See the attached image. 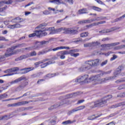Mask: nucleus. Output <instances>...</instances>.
<instances>
[{
    "label": "nucleus",
    "instance_id": "3",
    "mask_svg": "<svg viewBox=\"0 0 125 125\" xmlns=\"http://www.w3.org/2000/svg\"><path fill=\"white\" fill-rule=\"evenodd\" d=\"M66 28L65 27H61L58 29H54V27H47L45 28V31H49V35H54V34H57L60 33L62 31H64L66 32Z\"/></svg>",
    "mask_w": 125,
    "mask_h": 125
},
{
    "label": "nucleus",
    "instance_id": "38",
    "mask_svg": "<svg viewBox=\"0 0 125 125\" xmlns=\"http://www.w3.org/2000/svg\"><path fill=\"white\" fill-rule=\"evenodd\" d=\"M102 115H103L102 114H101L100 115H98L97 116H96L95 118H92V119H90L89 117L88 118V120H89V121H93V120H95V119H97V118H99L100 117H101Z\"/></svg>",
    "mask_w": 125,
    "mask_h": 125
},
{
    "label": "nucleus",
    "instance_id": "42",
    "mask_svg": "<svg viewBox=\"0 0 125 125\" xmlns=\"http://www.w3.org/2000/svg\"><path fill=\"white\" fill-rule=\"evenodd\" d=\"M107 63H108V60H106L105 61L101 63V67H103V66H105V65H106L107 64Z\"/></svg>",
    "mask_w": 125,
    "mask_h": 125
},
{
    "label": "nucleus",
    "instance_id": "61",
    "mask_svg": "<svg viewBox=\"0 0 125 125\" xmlns=\"http://www.w3.org/2000/svg\"><path fill=\"white\" fill-rule=\"evenodd\" d=\"M73 97V94H69L66 96V98H72Z\"/></svg>",
    "mask_w": 125,
    "mask_h": 125
},
{
    "label": "nucleus",
    "instance_id": "50",
    "mask_svg": "<svg viewBox=\"0 0 125 125\" xmlns=\"http://www.w3.org/2000/svg\"><path fill=\"white\" fill-rule=\"evenodd\" d=\"M0 41H4V42H8V39H5L4 37H0Z\"/></svg>",
    "mask_w": 125,
    "mask_h": 125
},
{
    "label": "nucleus",
    "instance_id": "24",
    "mask_svg": "<svg viewBox=\"0 0 125 125\" xmlns=\"http://www.w3.org/2000/svg\"><path fill=\"white\" fill-rule=\"evenodd\" d=\"M124 105H125V102L120 103L119 104H118L115 105H113L111 106V109H114V108H117L118 107H121V106H123Z\"/></svg>",
    "mask_w": 125,
    "mask_h": 125
},
{
    "label": "nucleus",
    "instance_id": "47",
    "mask_svg": "<svg viewBox=\"0 0 125 125\" xmlns=\"http://www.w3.org/2000/svg\"><path fill=\"white\" fill-rule=\"evenodd\" d=\"M54 4H61V2H60V0H54Z\"/></svg>",
    "mask_w": 125,
    "mask_h": 125
},
{
    "label": "nucleus",
    "instance_id": "57",
    "mask_svg": "<svg viewBox=\"0 0 125 125\" xmlns=\"http://www.w3.org/2000/svg\"><path fill=\"white\" fill-rule=\"evenodd\" d=\"M125 92L117 95V97H125Z\"/></svg>",
    "mask_w": 125,
    "mask_h": 125
},
{
    "label": "nucleus",
    "instance_id": "11",
    "mask_svg": "<svg viewBox=\"0 0 125 125\" xmlns=\"http://www.w3.org/2000/svg\"><path fill=\"white\" fill-rule=\"evenodd\" d=\"M35 68L34 67H27V68H22L20 70V74L21 75H24L25 74H27V73H29V72H31V71H33V70H34Z\"/></svg>",
    "mask_w": 125,
    "mask_h": 125
},
{
    "label": "nucleus",
    "instance_id": "64",
    "mask_svg": "<svg viewBox=\"0 0 125 125\" xmlns=\"http://www.w3.org/2000/svg\"><path fill=\"white\" fill-rule=\"evenodd\" d=\"M84 102V100H81L78 101L77 104H81V103H83Z\"/></svg>",
    "mask_w": 125,
    "mask_h": 125
},
{
    "label": "nucleus",
    "instance_id": "35",
    "mask_svg": "<svg viewBox=\"0 0 125 125\" xmlns=\"http://www.w3.org/2000/svg\"><path fill=\"white\" fill-rule=\"evenodd\" d=\"M45 53H47V51L42 50V51H39L38 53V55L39 56H40L41 55H43V54H45Z\"/></svg>",
    "mask_w": 125,
    "mask_h": 125
},
{
    "label": "nucleus",
    "instance_id": "59",
    "mask_svg": "<svg viewBox=\"0 0 125 125\" xmlns=\"http://www.w3.org/2000/svg\"><path fill=\"white\" fill-rule=\"evenodd\" d=\"M5 3H4V1L3 0L1 1H0V7H1V6H3Z\"/></svg>",
    "mask_w": 125,
    "mask_h": 125
},
{
    "label": "nucleus",
    "instance_id": "33",
    "mask_svg": "<svg viewBox=\"0 0 125 125\" xmlns=\"http://www.w3.org/2000/svg\"><path fill=\"white\" fill-rule=\"evenodd\" d=\"M124 82H125V77L115 81V83H124Z\"/></svg>",
    "mask_w": 125,
    "mask_h": 125
},
{
    "label": "nucleus",
    "instance_id": "37",
    "mask_svg": "<svg viewBox=\"0 0 125 125\" xmlns=\"http://www.w3.org/2000/svg\"><path fill=\"white\" fill-rule=\"evenodd\" d=\"M47 24L46 23H42L41 24H40L39 26H38L36 29H39V28H42V27H43V26H47Z\"/></svg>",
    "mask_w": 125,
    "mask_h": 125
},
{
    "label": "nucleus",
    "instance_id": "39",
    "mask_svg": "<svg viewBox=\"0 0 125 125\" xmlns=\"http://www.w3.org/2000/svg\"><path fill=\"white\" fill-rule=\"evenodd\" d=\"M82 93L81 92H77L72 93V94H73V97H74V96H78V95H81Z\"/></svg>",
    "mask_w": 125,
    "mask_h": 125
},
{
    "label": "nucleus",
    "instance_id": "34",
    "mask_svg": "<svg viewBox=\"0 0 125 125\" xmlns=\"http://www.w3.org/2000/svg\"><path fill=\"white\" fill-rule=\"evenodd\" d=\"M5 4H11L13 2V0H3Z\"/></svg>",
    "mask_w": 125,
    "mask_h": 125
},
{
    "label": "nucleus",
    "instance_id": "19",
    "mask_svg": "<svg viewBox=\"0 0 125 125\" xmlns=\"http://www.w3.org/2000/svg\"><path fill=\"white\" fill-rule=\"evenodd\" d=\"M28 82H24L23 83L21 84L18 86V87L17 88V91H19L21 90V89H23V88H24L25 87H26V86H27V85H28Z\"/></svg>",
    "mask_w": 125,
    "mask_h": 125
},
{
    "label": "nucleus",
    "instance_id": "21",
    "mask_svg": "<svg viewBox=\"0 0 125 125\" xmlns=\"http://www.w3.org/2000/svg\"><path fill=\"white\" fill-rule=\"evenodd\" d=\"M27 44L25 43H22L21 44H18L17 45L15 46H12L13 49H16V48H21V47H25L26 46H27Z\"/></svg>",
    "mask_w": 125,
    "mask_h": 125
},
{
    "label": "nucleus",
    "instance_id": "4",
    "mask_svg": "<svg viewBox=\"0 0 125 125\" xmlns=\"http://www.w3.org/2000/svg\"><path fill=\"white\" fill-rule=\"evenodd\" d=\"M73 83H89L88 75L85 74L82 76L78 77L73 80Z\"/></svg>",
    "mask_w": 125,
    "mask_h": 125
},
{
    "label": "nucleus",
    "instance_id": "18",
    "mask_svg": "<svg viewBox=\"0 0 125 125\" xmlns=\"http://www.w3.org/2000/svg\"><path fill=\"white\" fill-rule=\"evenodd\" d=\"M100 43H99L98 42H93L92 43H88L84 44V47H91V46H94L95 45H98V44H100Z\"/></svg>",
    "mask_w": 125,
    "mask_h": 125
},
{
    "label": "nucleus",
    "instance_id": "28",
    "mask_svg": "<svg viewBox=\"0 0 125 125\" xmlns=\"http://www.w3.org/2000/svg\"><path fill=\"white\" fill-rule=\"evenodd\" d=\"M91 9L93 10H95V11H98V12H100L102 9L98 7L93 6L91 7Z\"/></svg>",
    "mask_w": 125,
    "mask_h": 125
},
{
    "label": "nucleus",
    "instance_id": "13",
    "mask_svg": "<svg viewBox=\"0 0 125 125\" xmlns=\"http://www.w3.org/2000/svg\"><path fill=\"white\" fill-rule=\"evenodd\" d=\"M120 27H112L109 29H104L102 31H99L100 34H105V33H111V32H113V31H116V30H119Z\"/></svg>",
    "mask_w": 125,
    "mask_h": 125
},
{
    "label": "nucleus",
    "instance_id": "58",
    "mask_svg": "<svg viewBox=\"0 0 125 125\" xmlns=\"http://www.w3.org/2000/svg\"><path fill=\"white\" fill-rule=\"evenodd\" d=\"M9 119V116L8 115H4L3 116V120H7Z\"/></svg>",
    "mask_w": 125,
    "mask_h": 125
},
{
    "label": "nucleus",
    "instance_id": "6",
    "mask_svg": "<svg viewBox=\"0 0 125 125\" xmlns=\"http://www.w3.org/2000/svg\"><path fill=\"white\" fill-rule=\"evenodd\" d=\"M49 43V41H36L35 42V45L32 46V47L33 48V50H39L42 47V45H44V44H48Z\"/></svg>",
    "mask_w": 125,
    "mask_h": 125
},
{
    "label": "nucleus",
    "instance_id": "22",
    "mask_svg": "<svg viewBox=\"0 0 125 125\" xmlns=\"http://www.w3.org/2000/svg\"><path fill=\"white\" fill-rule=\"evenodd\" d=\"M79 14H87V9L86 8H83L78 10Z\"/></svg>",
    "mask_w": 125,
    "mask_h": 125
},
{
    "label": "nucleus",
    "instance_id": "25",
    "mask_svg": "<svg viewBox=\"0 0 125 125\" xmlns=\"http://www.w3.org/2000/svg\"><path fill=\"white\" fill-rule=\"evenodd\" d=\"M63 104H62V102H61L60 104L52 105L50 108H48L49 110H53V109H57L58 107H60V106H62Z\"/></svg>",
    "mask_w": 125,
    "mask_h": 125
},
{
    "label": "nucleus",
    "instance_id": "49",
    "mask_svg": "<svg viewBox=\"0 0 125 125\" xmlns=\"http://www.w3.org/2000/svg\"><path fill=\"white\" fill-rule=\"evenodd\" d=\"M120 113V111H117L116 112L114 113L111 114L109 116V118H111V117H114V116H116V115H117V114H119Z\"/></svg>",
    "mask_w": 125,
    "mask_h": 125
},
{
    "label": "nucleus",
    "instance_id": "54",
    "mask_svg": "<svg viewBox=\"0 0 125 125\" xmlns=\"http://www.w3.org/2000/svg\"><path fill=\"white\" fill-rule=\"evenodd\" d=\"M117 56L116 55H113V57L111 58L110 61H113V60H115V59H117Z\"/></svg>",
    "mask_w": 125,
    "mask_h": 125
},
{
    "label": "nucleus",
    "instance_id": "51",
    "mask_svg": "<svg viewBox=\"0 0 125 125\" xmlns=\"http://www.w3.org/2000/svg\"><path fill=\"white\" fill-rule=\"evenodd\" d=\"M43 14L44 15H48V14H50V12L48 10H45L43 11Z\"/></svg>",
    "mask_w": 125,
    "mask_h": 125
},
{
    "label": "nucleus",
    "instance_id": "30",
    "mask_svg": "<svg viewBox=\"0 0 125 125\" xmlns=\"http://www.w3.org/2000/svg\"><path fill=\"white\" fill-rule=\"evenodd\" d=\"M19 20H21V19H20L19 17H17L12 19L11 20V22H12L13 23H20L21 21H18Z\"/></svg>",
    "mask_w": 125,
    "mask_h": 125
},
{
    "label": "nucleus",
    "instance_id": "9",
    "mask_svg": "<svg viewBox=\"0 0 125 125\" xmlns=\"http://www.w3.org/2000/svg\"><path fill=\"white\" fill-rule=\"evenodd\" d=\"M100 76H101V74H98L95 76H93L90 77L89 78V83H90V82H94L95 83H98L99 82V80L100 79Z\"/></svg>",
    "mask_w": 125,
    "mask_h": 125
},
{
    "label": "nucleus",
    "instance_id": "7",
    "mask_svg": "<svg viewBox=\"0 0 125 125\" xmlns=\"http://www.w3.org/2000/svg\"><path fill=\"white\" fill-rule=\"evenodd\" d=\"M107 100H100L96 101L94 104L90 106V109H93L94 108H96V107H103L107 103Z\"/></svg>",
    "mask_w": 125,
    "mask_h": 125
},
{
    "label": "nucleus",
    "instance_id": "26",
    "mask_svg": "<svg viewBox=\"0 0 125 125\" xmlns=\"http://www.w3.org/2000/svg\"><path fill=\"white\" fill-rule=\"evenodd\" d=\"M89 23H91L90 20H86L78 21V24H89Z\"/></svg>",
    "mask_w": 125,
    "mask_h": 125
},
{
    "label": "nucleus",
    "instance_id": "2",
    "mask_svg": "<svg viewBox=\"0 0 125 125\" xmlns=\"http://www.w3.org/2000/svg\"><path fill=\"white\" fill-rule=\"evenodd\" d=\"M47 36V32L45 31V28L43 30H36L34 33L29 35V38H34L37 37V38H42V37H45Z\"/></svg>",
    "mask_w": 125,
    "mask_h": 125
},
{
    "label": "nucleus",
    "instance_id": "27",
    "mask_svg": "<svg viewBox=\"0 0 125 125\" xmlns=\"http://www.w3.org/2000/svg\"><path fill=\"white\" fill-rule=\"evenodd\" d=\"M118 44H120V42H115V43H112L110 44H104V46H107L108 47L110 46H115V45H118Z\"/></svg>",
    "mask_w": 125,
    "mask_h": 125
},
{
    "label": "nucleus",
    "instance_id": "40",
    "mask_svg": "<svg viewBox=\"0 0 125 125\" xmlns=\"http://www.w3.org/2000/svg\"><path fill=\"white\" fill-rule=\"evenodd\" d=\"M78 110H70L68 112L67 115L68 116H70V115H71V114H73V113H75V112H77Z\"/></svg>",
    "mask_w": 125,
    "mask_h": 125
},
{
    "label": "nucleus",
    "instance_id": "43",
    "mask_svg": "<svg viewBox=\"0 0 125 125\" xmlns=\"http://www.w3.org/2000/svg\"><path fill=\"white\" fill-rule=\"evenodd\" d=\"M56 124V121L52 120L49 122L48 125H54Z\"/></svg>",
    "mask_w": 125,
    "mask_h": 125
},
{
    "label": "nucleus",
    "instance_id": "1",
    "mask_svg": "<svg viewBox=\"0 0 125 125\" xmlns=\"http://www.w3.org/2000/svg\"><path fill=\"white\" fill-rule=\"evenodd\" d=\"M99 63V59L95 60H90L85 62V65H89V66L83 65L81 66L79 69L80 72H84V71H88V70H90L92 67H96L98 65Z\"/></svg>",
    "mask_w": 125,
    "mask_h": 125
},
{
    "label": "nucleus",
    "instance_id": "8",
    "mask_svg": "<svg viewBox=\"0 0 125 125\" xmlns=\"http://www.w3.org/2000/svg\"><path fill=\"white\" fill-rule=\"evenodd\" d=\"M68 54H71L70 50H64L59 52L57 53L56 56H58V57H60L61 59H65V55H67Z\"/></svg>",
    "mask_w": 125,
    "mask_h": 125
},
{
    "label": "nucleus",
    "instance_id": "55",
    "mask_svg": "<svg viewBox=\"0 0 125 125\" xmlns=\"http://www.w3.org/2000/svg\"><path fill=\"white\" fill-rule=\"evenodd\" d=\"M85 107V106H79L77 108H76V110H83V109H84V108Z\"/></svg>",
    "mask_w": 125,
    "mask_h": 125
},
{
    "label": "nucleus",
    "instance_id": "16",
    "mask_svg": "<svg viewBox=\"0 0 125 125\" xmlns=\"http://www.w3.org/2000/svg\"><path fill=\"white\" fill-rule=\"evenodd\" d=\"M124 66L123 65H120L118 66V68L117 70L114 72V76L112 77H115V78L120 75V73L122 72V70H124Z\"/></svg>",
    "mask_w": 125,
    "mask_h": 125
},
{
    "label": "nucleus",
    "instance_id": "44",
    "mask_svg": "<svg viewBox=\"0 0 125 125\" xmlns=\"http://www.w3.org/2000/svg\"><path fill=\"white\" fill-rule=\"evenodd\" d=\"M18 99H20V97H18L16 98L9 99L5 100H3L2 101H10V100H17Z\"/></svg>",
    "mask_w": 125,
    "mask_h": 125
},
{
    "label": "nucleus",
    "instance_id": "45",
    "mask_svg": "<svg viewBox=\"0 0 125 125\" xmlns=\"http://www.w3.org/2000/svg\"><path fill=\"white\" fill-rule=\"evenodd\" d=\"M124 88H125V84L120 85L118 87V89L119 90H121V89H124Z\"/></svg>",
    "mask_w": 125,
    "mask_h": 125
},
{
    "label": "nucleus",
    "instance_id": "32",
    "mask_svg": "<svg viewBox=\"0 0 125 125\" xmlns=\"http://www.w3.org/2000/svg\"><path fill=\"white\" fill-rule=\"evenodd\" d=\"M21 49V51H23V50H34V48H33V46H30L28 47H26L25 48H22V49Z\"/></svg>",
    "mask_w": 125,
    "mask_h": 125
},
{
    "label": "nucleus",
    "instance_id": "20",
    "mask_svg": "<svg viewBox=\"0 0 125 125\" xmlns=\"http://www.w3.org/2000/svg\"><path fill=\"white\" fill-rule=\"evenodd\" d=\"M19 70V68L14 67V68H12L7 69L6 70H5L4 71V73H5V74H7V73H12V72H16Z\"/></svg>",
    "mask_w": 125,
    "mask_h": 125
},
{
    "label": "nucleus",
    "instance_id": "53",
    "mask_svg": "<svg viewBox=\"0 0 125 125\" xmlns=\"http://www.w3.org/2000/svg\"><path fill=\"white\" fill-rule=\"evenodd\" d=\"M66 2H68L70 4H73L74 2H73V0H64Z\"/></svg>",
    "mask_w": 125,
    "mask_h": 125
},
{
    "label": "nucleus",
    "instance_id": "14",
    "mask_svg": "<svg viewBox=\"0 0 125 125\" xmlns=\"http://www.w3.org/2000/svg\"><path fill=\"white\" fill-rule=\"evenodd\" d=\"M78 33V30L71 28H66V31L63 32V34H70L71 35H77Z\"/></svg>",
    "mask_w": 125,
    "mask_h": 125
},
{
    "label": "nucleus",
    "instance_id": "29",
    "mask_svg": "<svg viewBox=\"0 0 125 125\" xmlns=\"http://www.w3.org/2000/svg\"><path fill=\"white\" fill-rule=\"evenodd\" d=\"M26 58H28V55L26 54L25 55H22L18 58L16 59V61H19V60H23V59H25Z\"/></svg>",
    "mask_w": 125,
    "mask_h": 125
},
{
    "label": "nucleus",
    "instance_id": "12",
    "mask_svg": "<svg viewBox=\"0 0 125 125\" xmlns=\"http://www.w3.org/2000/svg\"><path fill=\"white\" fill-rule=\"evenodd\" d=\"M28 79L26 78V77L22 76L17 79L15 80L10 83L11 84H14V83H18L20 82L21 81H27Z\"/></svg>",
    "mask_w": 125,
    "mask_h": 125
},
{
    "label": "nucleus",
    "instance_id": "52",
    "mask_svg": "<svg viewBox=\"0 0 125 125\" xmlns=\"http://www.w3.org/2000/svg\"><path fill=\"white\" fill-rule=\"evenodd\" d=\"M8 28L9 29H15V24L9 25Z\"/></svg>",
    "mask_w": 125,
    "mask_h": 125
},
{
    "label": "nucleus",
    "instance_id": "17",
    "mask_svg": "<svg viewBox=\"0 0 125 125\" xmlns=\"http://www.w3.org/2000/svg\"><path fill=\"white\" fill-rule=\"evenodd\" d=\"M28 101L20 102L11 104V107H18V106H22V105H25V104H28Z\"/></svg>",
    "mask_w": 125,
    "mask_h": 125
},
{
    "label": "nucleus",
    "instance_id": "60",
    "mask_svg": "<svg viewBox=\"0 0 125 125\" xmlns=\"http://www.w3.org/2000/svg\"><path fill=\"white\" fill-rule=\"evenodd\" d=\"M6 8H7V6L6 5L3 8H0V11L1 12H2V11H3V10H5V9H6Z\"/></svg>",
    "mask_w": 125,
    "mask_h": 125
},
{
    "label": "nucleus",
    "instance_id": "48",
    "mask_svg": "<svg viewBox=\"0 0 125 125\" xmlns=\"http://www.w3.org/2000/svg\"><path fill=\"white\" fill-rule=\"evenodd\" d=\"M71 56H73V57H78L79 55H80L79 53H71Z\"/></svg>",
    "mask_w": 125,
    "mask_h": 125
},
{
    "label": "nucleus",
    "instance_id": "56",
    "mask_svg": "<svg viewBox=\"0 0 125 125\" xmlns=\"http://www.w3.org/2000/svg\"><path fill=\"white\" fill-rule=\"evenodd\" d=\"M22 27V25H20V24H15V29L16 28H21Z\"/></svg>",
    "mask_w": 125,
    "mask_h": 125
},
{
    "label": "nucleus",
    "instance_id": "15",
    "mask_svg": "<svg viewBox=\"0 0 125 125\" xmlns=\"http://www.w3.org/2000/svg\"><path fill=\"white\" fill-rule=\"evenodd\" d=\"M59 49H70V47L66 46H60L57 47L53 49H49L48 50H45L47 52H49V51H56V50H59Z\"/></svg>",
    "mask_w": 125,
    "mask_h": 125
},
{
    "label": "nucleus",
    "instance_id": "31",
    "mask_svg": "<svg viewBox=\"0 0 125 125\" xmlns=\"http://www.w3.org/2000/svg\"><path fill=\"white\" fill-rule=\"evenodd\" d=\"M28 57H31L33 56H36L37 55V52L35 51H32L29 54H27Z\"/></svg>",
    "mask_w": 125,
    "mask_h": 125
},
{
    "label": "nucleus",
    "instance_id": "10",
    "mask_svg": "<svg viewBox=\"0 0 125 125\" xmlns=\"http://www.w3.org/2000/svg\"><path fill=\"white\" fill-rule=\"evenodd\" d=\"M114 79H116V76L109 77H106L105 78L101 79V75H100V78L99 79L98 83L101 84V83H106V81H109L110 80H114Z\"/></svg>",
    "mask_w": 125,
    "mask_h": 125
},
{
    "label": "nucleus",
    "instance_id": "23",
    "mask_svg": "<svg viewBox=\"0 0 125 125\" xmlns=\"http://www.w3.org/2000/svg\"><path fill=\"white\" fill-rule=\"evenodd\" d=\"M54 62H52V61H49L46 63H43L41 65V68H45V67H47V66H48V65H50V64H53Z\"/></svg>",
    "mask_w": 125,
    "mask_h": 125
},
{
    "label": "nucleus",
    "instance_id": "62",
    "mask_svg": "<svg viewBox=\"0 0 125 125\" xmlns=\"http://www.w3.org/2000/svg\"><path fill=\"white\" fill-rule=\"evenodd\" d=\"M99 20H105L106 19V17H99L97 18Z\"/></svg>",
    "mask_w": 125,
    "mask_h": 125
},
{
    "label": "nucleus",
    "instance_id": "41",
    "mask_svg": "<svg viewBox=\"0 0 125 125\" xmlns=\"http://www.w3.org/2000/svg\"><path fill=\"white\" fill-rule=\"evenodd\" d=\"M125 14L123 15L122 17H120V18L115 19V22H118V21H119V20H122V19H123V18H125Z\"/></svg>",
    "mask_w": 125,
    "mask_h": 125
},
{
    "label": "nucleus",
    "instance_id": "63",
    "mask_svg": "<svg viewBox=\"0 0 125 125\" xmlns=\"http://www.w3.org/2000/svg\"><path fill=\"white\" fill-rule=\"evenodd\" d=\"M55 76V74H48L46 75V77L47 78H52V77H54Z\"/></svg>",
    "mask_w": 125,
    "mask_h": 125
},
{
    "label": "nucleus",
    "instance_id": "46",
    "mask_svg": "<svg viewBox=\"0 0 125 125\" xmlns=\"http://www.w3.org/2000/svg\"><path fill=\"white\" fill-rule=\"evenodd\" d=\"M0 95H1V98L2 99H4V98H7L8 95H7V94H6V93H4V94H1Z\"/></svg>",
    "mask_w": 125,
    "mask_h": 125
},
{
    "label": "nucleus",
    "instance_id": "5",
    "mask_svg": "<svg viewBox=\"0 0 125 125\" xmlns=\"http://www.w3.org/2000/svg\"><path fill=\"white\" fill-rule=\"evenodd\" d=\"M15 49L12 48V47L11 48H8L7 50V51L5 53L4 56V60H5V57H9V56H11V55H13V54H16V53H18L19 52H21V50L22 49H18L14 50Z\"/></svg>",
    "mask_w": 125,
    "mask_h": 125
},
{
    "label": "nucleus",
    "instance_id": "36",
    "mask_svg": "<svg viewBox=\"0 0 125 125\" xmlns=\"http://www.w3.org/2000/svg\"><path fill=\"white\" fill-rule=\"evenodd\" d=\"M87 36H88V32H84V33H81L80 34V37L81 38H84L85 37H87Z\"/></svg>",
    "mask_w": 125,
    "mask_h": 125
}]
</instances>
